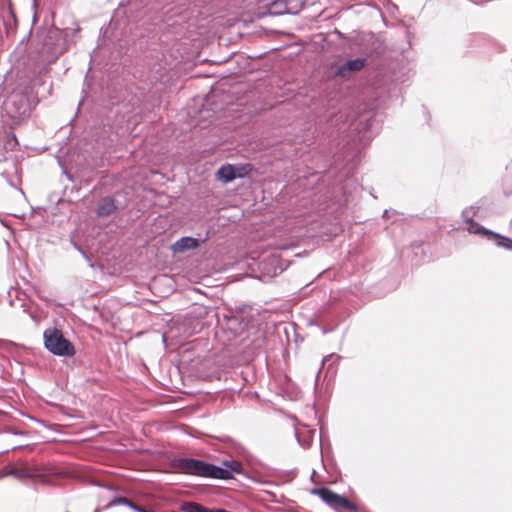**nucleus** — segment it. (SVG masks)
<instances>
[{"label": "nucleus", "mask_w": 512, "mask_h": 512, "mask_svg": "<svg viewBox=\"0 0 512 512\" xmlns=\"http://www.w3.org/2000/svg\"><path fill=\"white\" fill-rule=\"evenodd\" d=\"M348 102L345 99L332 97L326 102L324 119L329 129L345 131L347 126L357 130L364 139H370L381 128L382 113L374 108H363L357 112L347 111Z\"/></svg>", "instance_id": "nucleus-1"}, {"label": "nucleus", "mask_w": 512, "mask_h": 512, "mask_svg": "<svg viewBox=\"0 0 512 512\" xmlns=\"http://www.w3.org/2000/svg\"><path fill=\"white\" fill-rule=\"evenodd\" d=\"M36 51L45 64L43 70L49 71L48 65L56 60L68 50L67 33L54 25L41 28L37 31Z\"/></svg>", "instance_id": "nucleus-2"}, {"label": "nucleus", "mask_w": 512, "mask_h": 512, "mask_svg": "<svg viewBox=\"0 0 512 512\" xmlns=\"http://www.w3.org/2000/svg\"><path fill=\"white\" fill-rule=\"evenodd\" d=\"M170 466L177 473L213 479L212 470H214V464L203 459L193 457H174L170 461Z\"/></svg>", "instance_id": "nucleus-3"}, {"label": "nucleus", "mask_w": 512, "mask_h": 512, "mask_svg": "<svg viewBox=\"0 0 512 512\" xmlns=\"http://www.w3.org/2000/svg\"><path fill=\"white\" fill-rule=\"evenodd\" d=\"M43 343L44 347L55 356L72 357L76 352L73 343L57 327L44 330Z\"/></svg>", "instance_id": "nucleus-4"}, {"label": "nucleus", "mask_w": 512, "mask_h": 512, "mask_svg": "<svg viewBox=\"0 0 512 512\" xmlns=\"http://www.w3.org/2000/svg\"><path fill=\"white\" fill-rule=\"evenodd\" d=\"M6 113L15 119L30 115V96L27 90H14L4 102Z\"/></svg>", "instance_id": "nucleus-5"}, {"label": "nucleus", "mask_w": 512, "mask_h": 512, "mask_svg": "<svg viewBox=\"0 0 512 512\" xmlns=\"http://www.w3.org/2000/svg\"><path fill=\"white\" fill-rule=\"evenodd\" d=\"M300 7H292L290 0H262L257 7V15L262 18L265 16L295 15Z\"/></svg>", "instance_id": "nucleus-6"}, {"label": "nucleus", "mask_w": 512, "mask_h": 512, "mask_svg": "<svg viewBox=\"0 0 512 512\" xmlns=\"http://www.w3.org/2000/svg\"><path fill=\"white\" fill-rule=\"evenodd\" d=\"M368 64L366 57H356L349 59L342 64H332L331 78H341L342 80L350 79L354 74L362 71Z\"/></svg>", "instance_id": "nucleus-7"}, {"label": "nucleus", "mask_w": 512, "mask_h": 512, "mask_svg": "<svg viewBox=\"0 0 512 512\" xmlns=\"http://www.w3.org/2000/svg\"><path fill=\"white\" fill-rule=\"evenodd\" d=\"M467 224L468 233L479 235L488 241H493L497 247L509 250V247L512 243V238L488 229L474 220H472V222H467Z\"/></svg>", "instance_id": "nucleus-8"}, {"label": "nucleus", "mask_w": 512, "mask_h": 512, "mask_svg": "<svg viewBox=\"0 0 512 512\" xmlns=\"http://www.w3.org/2000/svg\"><path fill=\"white\" fill-rule=\"evenodd\" d=\"M466 47L473 50H479L484 53L502 52L504 46L489 35L477 33L471 34L466 39Z\"/></svg>", "instance_id": "nucleus-9"}, {"label": "nucleus", "mask_w": 512, "mask_h": 512, "mask_svg": "<svg viewBox=\"0 0 512 512\" xmlns=\"http://www.w3.org/2000/svg\"><path fill=\"white\" fill-rule=\"evenodd\" d=\"M357 189L356 181L352 178H347L341 185L334 188L331 201L339 209H342L354 200V193L357 192Z\"/></svg>", "instance_id": "nucleus-10"}, {"label": "nucleus", "mask_w": 512, "mask_h": 512, "mask_svg": "<svg viewBox=\"0 0 512 512\" xmlns=\"http://www.w3.org/2000/svg\"><path fill=\"white\" fill-rule=\"evenodd\" d=\"M288 266L289 262L276 254H270L259 262V270L263 278H274L283 273Z\"/></svg>", "instance_id": "nucleus-11"}, {"label": "nucleus", "mask_w": 512, "mask_h": 512, "mask_svg": "<svg viewBox=\"0 0 512 512\" xmlns=\"http://www.w3.org/2000/svg\"><path fill=\"white\" fill-rule=\"evenodd\" d=\"M213 479L230 480L234 474H244L243 465L236 460H223L220 465L214 464Z\"/></svg>", "instance_id": "nucleus-12"}, {"label": "nucleus", "mask_w": 512, "mask_h": 512, "mask_svg": "<svg viewBox=\"0 0 512 512\" xmlns=\"http://www.w3.org/2000/svg\"><path fill=\"white\" fill-rule=\"evenodd\" d=\"M207 240L208 236H206L204 239H198L191 236H183L172 244L171 250L174 254H182L189 250L197 249Z\"/></svg>", "instance_id": "nucleus-13"}, {"label": "nucleus", "mask_w": 512, "mask_h": 512, "mask_svg": "<svg viewBox=\"0 0 512 512\" xmlns=\"http://www.w3.org/2000/svg\"><path fill=\"white\" fill-rule=\"evenodd\" d=\"M119 209L117 201L111 196L102 197L96 208V215L99 218H105L112 215Z\"/></svg>", "instance_id": "nucleus-14"}, {"label": "nucleus", "mask_w": 512, "mask_h": 512, "mask_svg": "<svg viewBox=\"0 0 512 512\" xmlns=\"http://www.w3.org/2000/svg\"><path fill=\"white\" fill-rule=\"evenodd\" d=\"M340 322V315L337 312L332 311L320 316L318 325L322 333L327 334L334 331Z\"/></svg>", "instance_id": "nucleus-15"}, {"label": "nucleus", "mask_w": 512, "mask_h": 512, "mask_svg": "<svg viewBox=\"0 0 512 512\" xmlns=\"http://www.w3.org/2000/svg\"><path fill=\"white\" fill-rule=\"evenodd\" d=\"M3 25L6 31L7 37H10L16 32L18 26V20L16 14L12 8V4L9 2L7 7L2 12Z\"/></svg>", "instance_id": "nucleus-16"}, {"label": "nucleus", "mask_w": 512, "mask_h": 512, "mask_svg": "<svg viewBox=\"0 0 512 512\" xmlns=\"http://www.w3.org/2000/svg\"><path fill=\"white\" fill-rule=\"evenodd\" d=\"M313 495H317L325 504L332 509H336L337 500L339 498L338 493L334 492L328 487H316L311 490Z\"/></svg>", "instance_id": "nucleus-17"}, {"label": "nucleus", "mask_w": 512, "mask_h": 512, "mask_svg": "<svg viewBox=\"0 0 512 512\" xmlns=\"http://www.w3.org/2000/svg\"><path fill=\"white\" fill-rule=\"evenodd\" d=\"M215 176L217 180L227 184L237 179L239 174H235V165L223 164L218 168Z\"/></svg>", "instance_id": "nucleus-18"}, {"label": "nucleus", "mask_w": 512, "mask_h": 512, "mask_svg": "<svg viewBox=\"0 0 512 512\" xmlns=\"http://www.w3.org/2000/svg\"><path fill=\"white\" fill-rule=\"evenodd\" d=\"M194 7L199 9V14H213L219 9L220 0H191Z\"/></svg>", "instance_id": "nucleus-19"}, {"label": "nucleus", "mask_w": 512, "mask_h": 512, "mask_svg": "<svg viewBox=\"0 0 512 512\" xmlns=\"http://www.w3.org/2000/svg\"><path fill=\"white\" fill-rule=\"evenodd\" d=\"M10 474L17 479H32L39 476V473L34 468L16 466H11Z\"/></svg>", "instance_id": "nucleus-20"}, {"label": "nucleus", "mask_w": 512, "mask_h": 512, "mask_svg": "<svg viewBox=\"0 0 512 512\" xmlns=\"http://www.w3.org/2000/svg\"><path fill=\"white\" fill-rule=\"evenodd\" d=\"M125 14H126L125 7H124L123 3H120L111 17L110 25H113L115 28L120 27L122 25L126 26L127 21L125 19Z\"/></svg>", "instance_id": "nucleus-21"}, {"label": "nucleus", "mask_w": 512, "mask_h": 512, "mask_svg": "<svg viewBox=\"0 0 512 512\" xmlns=\"http://www.w3.org/2000/svg\"><path fill=\"white\" fill-rule=\"evenodd\" d=\"M346 509L351 512H367L364 508L359 507L357 504L349 501L344 495H339L337 500L336 509Z\"/></svg>", "instance_id": "nucleus-22"}, {"label": "nucleus", "mask_w": 512, "mask_h": 512, "mask_svg": "<svg viewBox=\"0 0 512 512\" xmlns=\"http://www.w3.org/2000/svg\"><path fill=\"white\" fill-rule=\"evenodd\" d=\"M179 508L183 512H206L205 506L194 501H184Z\"/></svg>", "instance_id": "nucleus-23"}, {"label": "nucleus", "mask_w": 512, "mask_h": 512, "mask_svg": "<svg viewBox=\"0 0 512 512\" xmlns=\"http://www.w3.org/2000/svg\"><path fill=\"white\" fill-rule=\"evenodd\" d=\"M479 206H469L462 210L461 217L465 223L472 222L474 216L477 214Z\"/></svg>", "instance_id": "nucleus-24"}, {"label": "nucleus", "mask_w": 512, "mask_h": 512, "mask_svg": "<svg viewBox=\"0 0 512 512\" xmlns=\"http://www.w3.org/2000/svg\"><path fill=\"white\" fill-rule=\"evenodd\" d=\"M225 441L238 455H243L245 453V448L238 442L234 441L230 437H226Z\"/></svg>", "instance_id": "nucleus-25"}, {"label": "nucleus", "mask_w": 512, "mask_h": 512, "mask_svg": "<svg viewBox=\"0 0 512 512\" xmlns=\"http://www.w3.org/2000/svg\"><path fill=\"white\" fill-rule=\"evenodd\" d=\"M252 168L250 164L235 165V174H239L238 178H244L249 175Z\"/></svg>", "instance_id": "nucleus-26"}, {"label": "nucleus", "mask_w": 512, "mask_h": 512, "mask_svg": "<svg viewBox=\"0 0 512 512\" xmlns=\"http://www.w3.org/2000/svg\"><path fill=\"white\" fill-rule=\"evenodd\" d=\"M341 356L335 353L329 354L328 356L324 357L323 364L326 362H331L330 365L338 364V362L341 360Z\"/></svg>", "instance_id": "nucleus-27"}, {"label": "nucleus", "mask_w": 512, "mask_h": 512, "mask_svg": "<svg viewBox=\"0 0 512 512\" xmlns=\"http://www.w3.org/2000/svg\"><path fill=\"white\" fill-rule=\"evenodd\" d=\"M17 144H18V141H17L16 136L14 134H11L5 143V148L13 149Z\"/></svg>", "instance_id": "nucleus-28"}, {"label": "nucleus", "mask_w": 512, "mask_h": 512, "mask_svg": "<svg viewBox=\"0 0 512 512\" xmlns=\"http://www.w3.org/2000/svg\"><path fill=\"white\" fill-rule=\"evenodd\" d=\"M76 248L80 255H82L90 263V267H93V264L91 263V257L80 246H76Z\"/></svg>", "instance_id": "nucleus-29"}, {"label": "nucleus", "mask_w": 512, "mask_h": 512, "mask_svg": "<svg viewBox=\"0 0 512 512\" xmlns=\"http://www.w3.org/2000/svg\"><path fill=\"white\" fill-rule=\"evenodd\" d=\"M10 468H11V466H5L2 469H0V479L7 477V476H11Z\"/></svg>", "instance_id": "nucleus-30"}, {"label": "nucleus", "mask_w": 512, "mask_h": 512, "mask_svg": "<svg viewBox=\"0 0 512 512\" xmlns=\"http://www.w3.org/2000/svg\"><path fill=\"white\" fill-rule=\"evenodd\" d=\"M296 438H297V441L298 443L304 447V448H308L310 445H311V440H302L298 434L296 433Z\"/></svg>", "instance_id": "nucleus-31"}, {"label": "nucleus", "mask_w": 512, "mask_h": 512, "mask_svg": "<svg viewBox=\"0 0 512 512\" xmlns=\"http://www.w3.org/2000/svg\"><path fill=\"white\" fill-rule=\"evenodd\" d=\"M5 433H10V434H13V435H23L24 433L21 432V431H18L16 430L15 428L13 427H8L4 430Z\"/></svg>", "instance_id": "nucleus-32"}, {"label": "nucleus", "mask_w": 512, "mask_h": 512, "mask_svg": "<svg viewBox=\"0 0 512 512\" xmlns=\"http://www.w3.org/2000/svg\"><path fill=\"white\" fill-rule=\"evenodd\" d=\"M62 174H63V175H65V177L67 178V180H68V181H70V182H74V177H73V175H72L71 173H69V172L67 171V169H66V168H64L63 166H62Z\"/></svg>", "instance_id": "nucleus-33"}, {"label": "nucleus", "mask_w": 512, "mask_h": 512, "mask_svg": "<svg viewBox=\"0 0 512 512\" xmlns=\"http://www.w3.org/2000/svg\"><path fill=\"white\" fill-rule=\"evenodd\" d=\"M206 512H228V511L223 508L210 509V508L206 507Z\"/></svg>", "instance_id": "nucleus-34"}, {"label": "nucleus", "mask_w": 512, "mask_h": 512, "mask_svg": "<svg viewBox=\"0 0 512 512\" xmlns=\"http://www.w3.org/2000/svg\"><path fill=\"white\" fill-rule=\"evenodd\" d=\"M31 33H32V29H30V31L28 32V34L22 38V40L20 41V44H23V43H25L26 41H28V40H29V38H30Z\"/></svg>", "instance_id": "nucleus-35"}, {"label": "nucleus", "mask_w": 512, "mask_h": 512, "mask_svg": "<svg viewBox=\"0 0 512 512\" xmlns=\"http://www.w3.org/2000/svg\"><path fill=\"white\" fill-rule=\"evenodd\" d=\"M1 176L7 180V182L12 186L15 187V185L8 180V175L5 172H1Z\"/></svg>", "instance_id": "nucleus-36"}, {"label": "nucleus", "mask_w": 512, "mask_h": 512, "mask_svg": "<svg viewBox=\"0 0 512 512\" xmlns=\"http://www.w3.org/2000/svg\"><path fill=\"white\" fill-rule=\"evenodd\" d=\"M506 170L512 174V161L509 163V165L506 167Z\"/></svg>", "instance_id": "nucleus-37"}, {"label": "nucleus", "mask_w": 512, "mask_h": 512, "mask_svg": "<svg viewBox=\"0 0 512 512\" xmlns=\"http://www.w3.org/2000/svg\"><path fill=\"white\" fill-rule=\"evenodd\" d=\"M412 247H413L414 249H418V248H420V247H421V244H413V245H412Z\"/></svg>", "instance_id": "nucleus-38"}, {"label": "nucleus", "mask_w": 512, "mask_h": 512, "mask_svg": "<svg viewBox=\"0 0 512 512\" xmlns=\"http://www.w3.org/2000/svg\"><path fill=\"white\" fill-rule=\"evenodd\" d=\"M386 217H388V210H385L383 213V218H386Z\"/></svg>", "instance_id": "nucleus-39"}, {"label": "nucleus", "mask_w": 512, "mask_h": 512, "mask_svg": "<svg viewBox=\"0 0 512 512\" xmlns=\"http://www.w3.org/2000/svg\"><path fill=\"white\" fill-rule=\"evenodd\" d=\"M20 448V446H15V447H12L11 450L14 451L16 449Z\"/></svg>", "instance_id": "nucleus-40"}, {"label": "nucleus", "mask_w": 512, "mask_h": 512, "mask_svg": "<svg viewBox=\"0 0 512 512\" xmlns=\"http://www.w3.org/2000/svg\"><path fill=\"white\" fill-rule=\"evenodd\" d=\"M7 452H9V449H6V450H4V451H1V452H0V455H1V454H3V453H7Z\"/></svg>", "instance_id": "nucleus-41"}, {"label": "nucleus", "mask_w": 512, "mask_h": 512, "mask_svg": "<svg viewBox=\"0 0 512 512\" xmlns=\"http://www.w3.org/2000/svg\"><path fill=\"white\" fill-rule=\"evenodd\" d=\"M31 420H34V421H37V422H40L39 420L35 419L34 417H30Z\"/></svg>", "instance_id": "nucleus-42"}, {"label": "nucleus", "mask_w": 512, "mask_h": 512, "mask_svg": "<svg viewBox=\"0 0 512 512\" xmlns=\"http://www.w3.org/2000/svg\"><path fill=\"white\" fill-rule=\"evenodd\" d=\"M100 510L99 509H96L94 512H99Z\"/></svg>", "instance_id": "nucleus-43"}, {"label": "nucleus", "mask_w": 512, "mask_h": 512, "mask_svg": "<svg viewBox=\"0 0 512 512\" xmlns=\"http://www.w3.org/2000/svg\"><path fill=\"white\" fill-rule=\"evenodd\" d=\"M66 512H69V511H66Z\"/></svg>", "instance_id": "nucleus-44"}]
</instances>
